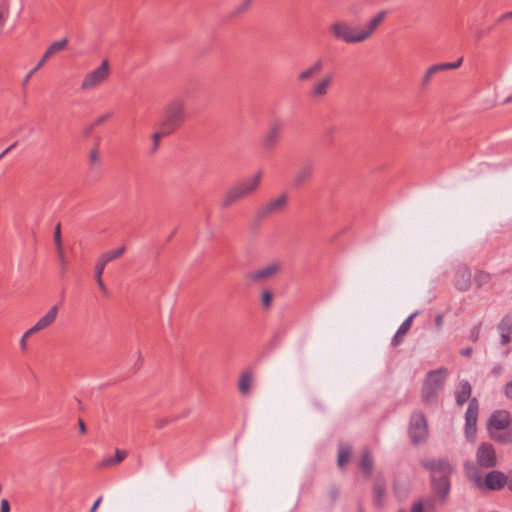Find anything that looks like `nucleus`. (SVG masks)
Instances as JSON below:
<instances>
[{"mask_svg": "<svg viewBox=\"0 0 512 512\" xmlns=\"http://www.w3.org/2000/svg\"><path fill=\"white\" fill-rule=\"evenodd\" d=\"M314 172V164L312 162L303 163L299 169L294 173L293 186L302 187L312 177Z\"/></svg>", "mask_w": 512, "mask_h": 512, "instance_id": "obj_17", "label": "nucleus"}, {"mask_svg": "<svg viewBox=\"0 0 512 512\" xmlns=\"http://www.w3.org/2000/svg\"><path fill=\"white\" fill-rule=\"evenodd\" d=\"M502 370H503V368H502V366H501V365H495V366L492 368L491 373H492L495 377H497V376H499V375L502 373Z\"/></svg>", "mask_w": 512, "mask_h": 512, "instance_id": "obj_56", "label": "nucleus"}, {"mask_svg": "<svg viewBox=\"0 0 512 512\" xmlns=\"http://www.w3.org/2000/svg\"><path fill=\"white\" fill-rule=\"evenodd\" d=\"M68 45V39L63 38L62 40L53 42L45 51L40 61L37 63V65L34 67V71L39 70L48 59H50L54 54L62 51L65 49Z\"/></svg>", "mask_w": 512, "mask_h": 512, "instance_id": "obj_22", "label": "nucleus"}, {"mask_svg": "<svg viewBox=\"0 0 512 512\" xmlns=\"http://www.w3.org/2000/svg\"><path fill=\"white\" fill-rule=\"evenodd\" d=\"M280 270L281 265L278 262H272L265 267L247 273L245 278L251 284H258L276 277Z\"/></svg>", "mask_w": 512, "mask_h": 512, "instance_id": "obj_8", "label": "nucleus"}, {"mask_svg": "<svg viewBox=\"0 0 512 512\" xmlns=\"http://www.w3.org/2000/svg\"><path fill=\"white\" fill-rule=\"evenodd\" d=\"M287 201L288 196L286 194H282L275 199H271L257 210L256 218L258 220H263L272 214L281 212L286 207Z\"/></svg>", "mask_w": 512, "mask_h": 512, "instance_id": "obj_10", "label": "nucleus"}, {"mask_svg": "<svg viewBox=\"0 0 512 512\" xmlns=\"http://www.w3.org/2000/svg\"><path fill=\"white\" fill-rule=\"evenodd\" d=\"M472 352H473V349L471 347H467V348L461 350V355H463L465 357H469L472 355Z\"/></svg>", "mask_w": 512, "mask_h": 512, "instance_id": "obj_59", "label": "nucleus"}, {"mask_svg": "<svg viewBox=\"0 0 512 512\" xmlns=\"http://www.w3.org/2000/svg\"><path fill=\"white\" fill-rule=\"evenodd\" d=\"M32 334H28V330L23 334L21 340H20V348L22 351L27 350V338L31 336Z\"/></svg>", "mask_w": 512, "mask_h": 512, "instance_id": "obj_47", "label": "nucleus"}, {"mask_svg": "<svg viewBox=\"0 0 512 512\" xmlns=\"http://www.w3.org/2000/svg\"><path fill=\"white\" fill-rule=\"evenodd\" d=\"M54 244L56 247V254H61V249H63L62 245V236H61V224L58 223L54 229Z\"/></svg>", "mask_w": 512, "mask_h": 512, "instance_id": "obj_37", "label": "nucleus"}, {"mask_svg": "<svg viewBox=\"0 0 512 512\" xmlns=\"http://www.w3.org/2000/svg\"><path fill=\"white\" fill-rule=\"evenodd\" d=\"M510 475L506 476L499 470H492L485 476V486L492 491H498L509 483Z\"/></svg>", "mask_w": 512, "mask_h": 512, "instance_id": "obj_15", "label": "nucleus"}, {"mask_svg": "<svg viewBox=\"0 0 512 512\" xmlns=\"http://www.w3.org/2000/svg\"><path fill=\"white\" fill-rule=\"evenodd\" d=\"M97 284L103 293H107V288L102 279H100V281H97Z\"/></svg>", "mask_w": 512, "mask_h": 512, "instance_id": "obj_61", "label": "nucleus"}, {"mask_svg": "<svg viewBox=\"0 0 512 512\" xmlns=\"http://www.w3.org/2000/svg\"><path fill=\"white\" fill-rule=\"evenodd\" d=\"M472 393L471 384L467 380L459 383V388L455 391L456 404L462 407L468 400V407L465 412L464 433L468 442H474L477 433V420L479 415V402L476 397L470 399Z\"/></svg>", "mask_w": 512, "mask_h": 512, "instance_id": "obj_1", "label": "nucleus"}, {"mask_svg": "<svg viewBox=\"0 0 512 512\" xmlns=\"http://www.w3.org/2000/svg\"><path fill=\"white\" fill-rule=\"evenodd\" d=\"M512 426V418L506 410L494 411L487 421V431L492 433Z\"/></svg>", "mask_w": 512, "mask_h": 512, "instance_id": "obj_11", "label": "nucleus"}, {"mask_svg": "<svg viewBox=\"0 0 512 512\" xmlns=\"http://www.w3.org/2000/svg\"><path fill=\"white\" fill-rule=\"evenodd\" d=\"M500 332V342L502 345H507L512 341V315L504 316L497 326Z\"/></svg>", "mask_w": 512, "mask_h": 512, "instance_id": "obj_23", "label": "nucleus"}, {"mask_svg": "<svg viewBox=\"0 0 512 512\" xmlns=\"http://www.w3.org/2000/svg\"><path fill=\"white\" fill-rule=\"evenodd\" d=\"M141 364H142V358H141V354L139 353L138 359L134 364L135 370H138L141 367Z\"/></svg>", "mask_w": 512, "mask_h": 512, "instance_id": "obj_62", "label": "nucleus"}, {"mask_svg": "<svg viewBox=\"0 0 512 512\" xmlns=\"http://www.w3.org/2000/svg\"><path fill=\"white\" fill-rule=\"evenodd\" d=\"M185 120V102L183 99L177 98L164 107L158 128L162 130V134H172L181 127Z\"/></svg>", "mask_w": 512, "mask_h": 512, "instance_id": "obj_2", "label": "nucleus"}, {"mask_svg": "<svg viewBox=\"0 0 512 512\" xmlns=\"http://www.w3.org/2000/svg\"><path fill=\"white\" fill-rule=\"evenodd\" d=\"M57 314L58 307L55 305L51 307L50 310L43 317H41L34 326L28 329V334H35L50 326L56 320Z\"/></svg>", "mask_w": 512, "mask_h": 512, "instance_id": "obj_21", "label": "nucleus"}, {"mask_svg": "<svg viewBox=\"0 0 512 512\" xmlns=\"http://www.w3.org/2000/svg\"><path fill=\"white\" fill-rule=\"evenodd\" d=\"M437 73H438V70H437L436 66H435V65L430 66V67L425 71V73H424V75H423V78H422V81H421V86H422V88H426V87L429 85V83H430V81H431L432 77H433L435 74H437Z\"/></svg>", "mask_w": 512, "mask_h": 512, "instance_id": "obj_36", "label": "nucleus"}, {"mask_svg": "<svg viewBox=\"0 0 512 512\" xmlns=\"http://www.w3.org/2000/svg\"><path fill=\"white\" fill-rule=\"evenodd\" d=\"M480 329H481V323H479L478 325H475L470 330V334H469V340L470 341L476 342L479 339Z\"/></svg>", "mask_w": 512, "mask_h": 512, "instance_id": "obj_43", "label": "nucleus"}, {"mask_svg": "<svg viewBox=\"0 0 512 512\" xmlns=\"http://www.w3.org/2000/svg\"><path fill=\"white\" fill-rule=\"evenodd\" d=\"M283 126L280 122H273L262 139V147L266 151L273 150L282 135Z\"/></svg>", "mask_w": 512, "mask_h": 512, "instance_id": "obj_13", "label": "nucleus"}, {"mask_svg": "<svg viewBox=\"0 0 512 512\" xmlns=\"http://www.w3.org/2000/svg\"><path fill=\"white\" fill-rule=\"evenodd\" d=\"M127 456L126 450L117 449L114 456L105 457L99 463L98 467H110L122 462Z\"/></svg>", "mask_w": 512, "mask_h": 512, "instance_id": "obj_28", "label": "nucleus"}, {"mask_svg": "<svg viewBox=\"0 0 512 512\" xmlns=\"http://www.w3.org/2000/svg\"><path fill=\"white\" fill-rule=\"evenodd\" d=\"M477 464L482 468H493L497 466L496 452L491 443H481L476 451Z\"/></svg>", "mask_w": 512, "mask_h": 512, "instance_id": "obj_9", "label": "nucleus"}, {"mask_svg": "<svg viewBox=\"0 0 512 512\" xmlns=\"http://www.w3.org/2000/svg\"><path fill=\"white\" fill-rule=\"evenodd\" d=\"M78 426H79V431L81 434H85L86 431H87V428H86V424L85 422L83 421L82 418H79L78 420Z\"/></svg>", "mask_w": 512, "mask_h": 512, "instance_id": "obj_55", "label": "nucleus"}, {"mask_svg": "<svg viewBox=\"0 0 512 512\" xmlns=\"http://www.w3.org/2000/svg\"><path fill=\"white\" fill-rule=\"evenodd\" d=\"M109 71V62L104 60L99 67L86 74L82 81L81 89L90 90L98 87L106 80Z\"/></svg>", "mask_w": 512, "mask_h": 512, "instance_id": "obj_6", "label": "nucleus"}, {"mask_svg": "<svg viewBox=\"0 0 512 512\" xmlns=\"http://www.w3.org/2000/svg\"><path fill=\"white\" fill-rule=\"evenodd\" d=\"M125 250H126L125 245H122L114 250H110V251L103 253L101 255V257L99 258V260H101L102 262H104L107 265L109 262H111V261L119 258L121 255H123Z\"/></svg>", "mask_w": 512, "mask_h": 512, "instance_id": "obj_32", "label": "nucleus"}, {"mask_svg": "<svg viewBox=\"0 0 512 512\" xmlns=\"http://www.w3.org/2000/svg\"><path fill=\"white\" fill-rule=\"evenodd\" d=\"M103 500V496H99L93 503L92 507L90 508L89 512H96L98 507L100 506L101 502Z\"/></svg>", "mask_w": 512, "mask_h": 512, "instance_id": "obj_51", "label": "nucleus"}, {"mask_svg": "<svg viewBox=\"0 0 512 512\" xmlns=\"http://www.w3.org/2000/svg\"><path fill=\"white\" fill-rule=\"evenodd\" d=\"M385 489H386L385 481L380 478L376 479V481L373 485V497H374V503L377 506H381L383 503Z\"/></svg>", "mask_w": 512, "mask_h": 512, "instance_id": "obj_29", "label": "nucleus"}, {"mask_svg": "<svg viewBox=\"0 0 512 512\" xmlns=\"http://www.w3.org/2000/svg\"><path fill=\"white\" fill-rule=\"evenodd\" d=\"M112 116V113L108 112L100 117H98L97 119H95V121L93 122V124L95 126H99L101 125L102 123H104L106 120H108L110 117Z\"/></svg>", "mask_w": 512, "mask_h": 512, "instance_id": "obj_46", "label": "nucleus"}, {"mask_svg": "<svg viewBox=\"0 0 512 512\" xmlns=\"http://www.w3.org/2000/svg\"><path fill=\"white\" fill-rule=\"evenodd\" d=\"M9 17V5L6 0L0 3V34L2 33L4 24Z\"/></svg>", "mask_w": 512, "mask_h": 512, "instance_id": "obj_35", "label": "nucleus"}, {"mask_svg": "<svg viewBox=\"0 0 512 512\" xmlns=\"http://www.w3.org/2000/svg\"><path fill=\"white\" fill-rule=\"evenodd\" d=\"M448 370L444 367L429 371L422 384L421 399L426 405L437 403L438 393L442 389Z\"/></svg>", "mask_w": 512, "mask_h": 512, "instance_id": "obj_3", "label": "nucleus"}, {"mask_svg": "<svg viewBox=\"0 0 512 512\" xmlns=\"http://www.w3.org/2000/svg\"><path fill=\"white\" fill-rule=\"evenodd\" d=\"M419 314V311H415L402 322V324L400 325V327L398 328V330L396 331L395 335L391 340V345L393 347H397L403 342L404 336L411 329L413 319L417 317Z\"/></svg>", "mask_w": 512, "mask_h": 512, "instance_id": "obj_19", "label": "nucleus"}, {"mask_svg": "<svg viewBox=\"0 0 512 512\" xmlns=\"http://www.w3.org/2000/svg\"><path fill=\"white\" fill-rule=\"evenodd\" d=\"M106 264L101 260H98L95 266V278L96 281H100L102 279L103 271L105 269Z\"/></svg>", "mask_w": 512, "mask_h": 512, "instance_id": "obj_42", "label": "nucleus"}, {"mask_svg": "<svg viewBox=\"0 0 512 512\" xmlns=\"http://www.w3.org/2000/svg\"><path fill=\"white\" fill-rule=\"evenodd\" d=\"M329 497L332 502H335L339 497V490L336 487H332L329 490Z\"/></svg>", "mask_w": 512, "mask_h": 512, "instance_id": "obj_49", "label": "nucleus"}, {"mask_svg": "<svg viewBox=\"0 0 512 512\" xmlns=\"http://www.w3.org/2000/svg\"><path fill=\"white\" fill-rule=\"evenodd\" d=\"M18 142L15 141L13 144H11L9 147H7L1 154H0V160L6 156L12 149H14L17 146Z\"/></svg>", "mask_w": 512, "mask_h": 512, "instance_id": "obj_53", "label": "nucleus"}, {"mask_svg": "<svg viewBox=\"0 0 512 512\" xmlns=\"http://www.w3.org/2000/svg\"><path fill=\"white\" fill-rule=\"evenodd\" d=\"M100 154H99V143L95 145V147L89 153V162L91 166H94L99 163Z\"/></svg>", "mask_w": 512, "mask_h": 512, "instance_id": "obj_38", "label": "nucleus"}, {"mask_svg": "<svg viewBox=\"0 0 512 512\" xmlns=\"http://www.w3.org/2000/svg\"><path fill=\"white\" fill-rule=\"evenodd\" d=\"M251 382H252V374L250 371H244L238 382V389L239 392L243 395H246L249 393L251 388Z\"/></svg>", "mask_w": 512, "mask_h": 512, "instance_id": "obj_30", "label": "nucleus"}, {"mask_svg": "<svg viewBox=\"0 0 512 512\" xmlns=\"http://www.w3.org/2000/svg\"><path fill=\"white\" fill-rule=\"evenodd\" d=\"M333 83V75L327 74L321 79H319L316 83H314L309 91V96L313 99H321L324 98Z\"/></svg>", "mask_w": 512, "mask_h": 512, "instance_id": "obj_16", "label": "nucleus"}, {"mask_svg": "<svg viewBox=\"0 0 512 512\" xmlns=\"http://www.w3.org/2000/svg\"><path fill=\"white\" fill-rule=\"evenodd\" d=\"M60 253L61 254H57V258H58L59 264L61 266V272H62V274H64L66 271V259H65L64 250L61 249Z\"/></svg>", "mask_w": 512, "mask_h": 512, "instance_id": "obj_44", "label": "nucleus"}, {"mask_svg": "<svg viewBox=\"0 0 512 512\" xmlns=\"http://www.w3.org/2000/svg\"><path fill=\"white\" fill-rule=\"evenodd\" d=\"M272 300H273V295L270 291L266 290V291L262 292L261 302H262L263 307L269 308L272 304Z\"/></svg>", "mask_w": 512, "mask_h": 512, "instance_id": "obj_41", "label": "nucleus"}, {"mask_svg": "<svg viewBox=\"0 0 512 512\" xmlns=\"http://www.w3.org/2000/svg\"><path fill=\"white\" fill-rule=\"evenodd\" d=\"M36 71H34V68L25 76V78L23 79V83L22 85L25 86L29 79L31 78V76L35 73Z\"/></svg>", "mask_w": 512, "mask_h": 512, "instance_id": "obj_60", "label": "nucleus"}, {"mask_svg": "<svg viewBox=\"0 0 512 512\" xmlns=\"http://www.w3.org/2000/svg\"><path fill=\"white\" fill-rule=\"evenodd\" d=\"M243 198L244 196L234 185L230 187L223 196L222 200L220 201V208L227 209L228 207L232 206L233 204H235L236 202L240 201Z\"/></svg>", "mask_w": 512, "mask_h": 512, "instance_id": "obj_24", "label": "nucleus"}, {"mask_svg": "<svg viewBox=\"0 0 512 512\" xmlns=\"http://www.w3.org/2000/svg\"><path fill=\"white\" fill-rule=\"evenodd\" d=\"M329 32L336 40L343 41L347 44L364 42L360 28L351 26L343 20H336L329 26Z\"/></svg>", "mask_w": 512, "mask_h": 512, "instance_id": "obj_4", "label": "nucleus"}, {"mask_svg": "<svg viewBox=\"0 0 512 512\" xmlns=\"http://www.w3.org/2000/svg\"><path fill=\"white\" fill-rule=\"evenodd\" d=\"M252 2L253 0H242V2L236 5L231 11V17L236 18L246 13L250 9Z\"/></svg>", "mask_w": 512, "mask_h": 512, "instance_id": "obj_33", "label": "nucleus"}, {"mask_svg": "<svg viewBox=\"0 0 512 512\" xmlns=\"http://www.w3.org/2000/svg\"><path fill=\"white\" fill-rule=\"evenodd\" d=\"M455 287L461 291L466 292L471 287V271L467 266H460L455 274Z\"/></svg>", "mask_w": 512, "mask_h": 512, "instance_id": "obj_20", "label": "nucleus"}, {"mask_svg": "<svg viewBox=\"0 0 512 512\" xmlns=\"http://www.w3.org/2000/svg\"><path fill=\"white\" fill-rule=\"evenodd\" d=\"M451 476H439L431 478V488L440 501L447 500L451 490Z\"/></svg>", "mask_w": 512, "mask_h": 512, "instance_id": "obj_14", "label": "nucleus"}, {"mask_svg": "<svg viewBox=\"0 0 512 512\" xmlns=\"http://www.w3.org/2000/svg\"><path fill=\"white\" fill-rule=\"evenodd\" d=\"M95 127L93 123L87 126L83 131L84 136L89 137Z\"/></svg>", "mask_w": 512, "mask_h": 512, "instance_id": "obj_57", "label": "nucleus"}, {"mask_svg": "<svg viewBox=\"0 0 512 512\" xmlns=\"http://www.w3.org/2000/svg\"><path fill=\"white\" fill-rule=\"evenodd\" d=\"M462 61H463V58H460V59H458L455 62H451L452 66H453V69L459 68L461 66V64H462Z\"/></svg>", "mask_w": 512, "mask_h": 512, "instance_id": "obj_63", "label": "nucleus"}, {"mask_svg": "<svg viewBox=\"0 0 512 512\" xmlns=\"http://www.w3.org/2000/svg\"><path fill=\"white\" fill-rule=\"evenodd\" d=\"M490 438L501 445H512V426L503 430L488 433Z\"/></svg>", "mask_w": 512, "mask_h": 512, "instance_id": "obj_27", "label": "nucleus"}, {"mask_svg": "<svg viewBox=\"0 0 512 512\" xmlns=\"http://www.w3.org/2000/svg\"><path fill=\"white\" fill-rule=\"evenodd\" d=\"M263 176V171L259 170L254 175L244 178L237 182L235 186L240 191V193L245 197L253 194L258 187L260 186L261 180Z\"/></svg>", "mask_w": 512, "mask_h": 512, "instance_id": "obj_12", "label": "nucleus"}, {"mask_svg": "<svg viewBox=\"0 0 512 512\" xmlns=\"http://www.w3.org/2000/svg\"><path fill=\"white\" fill-rule=\"evenodd\" d=\"M411 512H424L422 502H415L412 505Z\"/></svg>", "mask_w": 512, "mask_h": 512, "instance_id": "obj_52", "label": "nucleus"}, {"mask_svg": "<svg viewBox=\"0 0 512 512\" xmlns=\"http://www.w3.org/2000/svg\"><path fill=\"white\" fill-rule=\"evenodd\" d=\"M438 72H441V71H445V70H453V66L450 63H440V64H435Z\"/></svg>", "mask_w": 512, "mask_h": 512, "instance_id": "obj_48", "label": "nucleus"}, {"mask_svg": "<svg viewBox=\"0 0 512 512\" xmlns=\"http://www.w3.org/2000/svg\"><path fill=\"white\" fill-rule=\"evenodd\" d=\"M408 435L413 445L424 443L428 438V424L421 411H415L410 417Z\"/></svg>", "mask_w": 512, "mask_h": 512, "instance_id": "obj_5", "label": "nucleus"}, {"mask_svg": "<svg viewBox=\"0 0 512 512\" xmlns=\"http://www.w3.org/2000/svg\"><path fill=\"white\" fill-rule=\"evenodd\" d=\"M169 134H162V130L158 128V131H156L153 135H152V140H153V146H152V149H151V153H154L157 151L158 147H159V141L162 137H165V136H168Z\"/></svg>", "mask_w": 512, "mask_h": 512, "instance_id": "obj_39", "label": "nucleus"}, {"mask_svg": "<svg viewBox=\"0 0 512 512\" xmlns=\"http://www.w3.org/2000/svg\"><path fill=\"white\" fill-rule=\"evenodd\" d=\"M435 325L437 328H441L443 325V316L441 314L435 317Z\"/></svg>", "mask_w": 512, "mask_h": 512, "instance_id": "obj_58", "label": "nucleus"}, {"mask_svg": "<svg viewBox=\"0 0 512 512\" xmlns=\"http://www.w3.org/2000/svg\"><path fill=\"white\" fill-rule=\"evenodd\" d=\"M508 489L510 491H512V473H510V479H509V483H508Z\"/></svg>", "mask_w": 512, "mask_h": 512, "instance_id": "obj_64", "label": "nucleus"}, {"mask_svg": "<svg viewBox=\"0 0 512 512\" xmlns=\"http://www.w3.org/2000/svg\"><path fill=\"white\" fill-rule=\"evenodd\" d=\"M387 14L388 12L386 10L379 11L372 19L367 22L364 28L360 29L364 41L369 39L378 29L380 24L386 18Z\"/></svg>", "mask_w": 512, "mask_h": 512, "instance_id": "obj_18", "label": "nucleus"}, {"mask_svg": "<svg viewBox=\"0 0 512 512\" xmlns=\"http://www.w3.org/2000/svg\"><path fill=\"white\" fill-rule=\"evenodd\" d=\"M490 280L491 275L486 271L479 270L475 273L474 281L479 288L488 284Z\"/></svg>", "mask_w": 512, "mask_h": 512, "instance_id": "obj_34", "label": "nucleus"}, {"mask_svg": "<svg viewBox=\"0 0 512 512\" xmlns=\"http://www.w3.org/2000/svg\"><path fill=\"white\" fill-rule=\"evenodd\" d=\"M352 452V447L347 444L341 443L338 449L337 463L339 467H343L349 461Z\"/></svg>", "mask_w": 512, "mask_h": 512, "instance_id": "obj_31", "label": "nucleus"}, {"mask_svg": "<svg viewBox=\"0 0 512 512\" xmlns=\"http://www.w3.org/2000/svg\"><path fill=\"white\" fill-rule=\"evenodd\" d=\"M169 134H162V130L158 128V131H156L153 135H152V140H153V146H152V149H151V153H154L157 151L158 147H159V141L162 137H165V136H168Z\"/></svg>", "mask_w": 512, "mask_h": 512, "instance_id": "obj_40", "label": "nucleus"}, {"mask_svg": "<svg viewBox=\"0 0 512 512\" xmlns=\"http://www.w3.org/2000/svg\"><path fill=\"white\" fill-rule=\"evenodd\" d=\"M504 395L507 399L512 400V380L505 384Z\"/></svg>", "mask_w": 512, "mask_h": 512, "instance_id": "obj_45", "label": "nucleus"}, {"mask_svg": "<svg viewBox=\"0 0 512 512\" xmlns=\"http://www.w3.org/2000/svg\"><path fill=\"white\" fill-rule=\"evenodd\" d=\"M359 467L367 477L371 476L374 467V461L368 448H364L362 450Z\"/></svg>", "mask_w": 512, "mask_h": 512, "instance_id": "obj_26", "label": "nucleus"}, {"mask_svg": "<svg viewBox=\"0 0 512 512\" xmlns=\"http://www.w3.org/2000/svg\"><path fill=\"white\" fill-rule=\"evenodd\" d=\"M0 512H10V503L7 499L1 500V510Z\"/></svg>", "mask_w": 512, "mask_h": 512, "instance_id": "obj_50", "label": "nucleus"}, {"mask_svg": "<svg viewBox=\"0 0 512 512\" xmlns=\"http://www.w3.org/2000/svg\"><path fill=\"white\" fill-rule=\"evenodd\" d=\"M323 60L317 59L311 66H309L307 69L301 71L297 79L301 82L307 81L314 77L316 74H318L323 69Z\"/></svg>", "mask_w": 512, "mask_h": 512, "instance_id": "obj_25", "label": "nucleus"}, {"mask_svg": "<svg viewBox=\"0 0 512 512\" xmlns=\"http://www.w3.org/2000/svg\"><path fill=\"white\" fill-rule=\"evenodd\" d=\"M421 466L431 473V478L451 476L454 472V467L447 458L425 459L421 461Z\"/></svg>", "mask_w": 512, "mask_h": 512, "instance_id": "obj_7", "label": "nucleus"}, {"mask_svg": "<svg viewBox=\"0 0 512 512\" xmlns=\"http://www.w3.org/2000/svg\"><path fill=\"white\" fill-rule=\"evenodd\" d=\"M512 18V11L511 12H507V13H504L502 14L498 20H497V23H502L504 22L505 20L507 19H511Z\"/></svg>", "mask_w": 512, "mask_h": 512, "instance_id": "obj_54", "label": "nucleus"}]
</instances>
